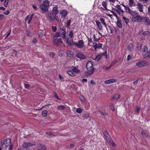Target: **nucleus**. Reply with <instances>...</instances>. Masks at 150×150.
I'll list each match as a JSON object with an SVG mask.
<instances>
[{"instance_id": "1", "label": "nucleus", "mask_w": 150, "mask_h": 150, "mask_svg": "<svg viewBox=\"0 0 150 150\" xmlns=\"http://www.w3.org/2000/svg\"><path fill=\"white\" fill-rule=\"evenodd\" d=\"M46 17L50 22L55 21L59 22V18L58 16L52 13H47L46 14Z\"/></svg>"}, {"instance_id": "2", "label": "nucleus", "mask_w": 150, "mask_h": 150, "mask_svg": "<svg viewBox=\"0 0 150 150\" xmlns=\"http://www.w3.org/2000/svg\"><path fill=\"white\" fill-rule=\"evenodd\" d=\"M73 44L77 48L82 49L86 47L84 42L82 40H79L77 42H74Z\"/></svg>"}, {"instance_id": "3", "label": "nucleus", "mask_w": 150, "mask_h": 150, "mask_svg": "<svg viewBox=\"0 0 150 150\" xmlns=\"http://www.w3.org/2000/svg\"><path fill=\"white\" fill-rule=\"evenodd\" d=\"M34 145L33 143L24 142L22 146V150H30V147L34 146Z\"/></svg>"}, {"instance_id": "4", "label": "nucleus", "mask_w": 150, "mask_h": 150, "mask_svg": "<svg viewBox=\"0 0 150 150\" xmlns=\"http://www.w3.org/2000/svg\"><path fill=\"white\" fill-rule=\"evenodd\" d=\"M11 142V140L7 138L5 139L1 142L2 147L4 149H6L8 146L9 145Z\"/></svg>"}, {"instance_id": "5", "label": "nucleus", "mask_w": 150, "mask_h": 150, "mask_svg": "<svg viewBox=\"0 0 150 150\" xmlns=\"http://www.w3.org/2000/svg\"><path fill=\"white\" fill-rule=\"evenodd\" d=\"M33 144H35L34 146H35L38 150H45L47 149L46 146L41 144L34 143Z\"/></svg>"}, {"instance_id": "6", "label": "nucleus", "mask_w": 150, "mask_h": 150, "mask_svg": "<svg viewBox=\"0 0 150 150\" xmlns=\"http://www.w3.org/2000/svg\"><path fill=\"white\" fill-rule=\"evenodd\" d=\"M136 65L139 67H142L147 66L149 64V62L146 61H141L136 63Z\"/></svg>"}, {"instance_id": "7", "label": "nucleus", "mask_w": 150, "mask_h": 150, "mask_svg": "<svg viewBox=\"0 0 150 150\" xmlns=\"http://www.w3.org/2000/svg\"><path fill=\"white\" fill-rule=\"evenodd\" d=\"M53 41L54 44L57 46H60L63 44L62 39L61 38H53Z\"/></svg>"}, {"instance_id": "8", "label": "nucleus", "mask_w": 150, "mask_h": 150, "mask_svg": "<svg viewBox=\"0 0 150 150\" xmlns=\"http://www.w3.org/2000/svg\"><path fill=\"white\" fill-rule=\"evenodd\" d=\"M146 25H150V20L148 17L146 16H143L142 21Z\"/></svg>"}, {"instance_id": "9", "label": "nucleus", "mask_w": 150, "mask_h": 150, "mask_svg": "<svg viewBox=\"0 0 150 150\" xmlns=\"http://www.w3.org/2000/svg\"><path fill=\"white\" fill-rule=\"evenodd\" d=\"M59 32L60 33L61 35H63L62 38L64 40H66V33L65 30L62 28H60L59 29Z\"/></svg>"}, {"instance_id": "10", "label": "nucleus", "mask_w": 150, "mask_h": 150, "mask_svg": "<svg viewBox=\"0 0 150 150\" xmlns=\"http://www.w3.org/2000/svg\"><path fill=\"white\" fill-rule=\"evenodd\" d=\"M103 55H104L105 57V58H107V54L106 52L104 53H100V54L97 55L96 58V60L97 61H98L102 58Z\"/></svg>"}, {"instance_id": "11", "label": "nucleus", "mask_w": 150, "mask_h": 150, "mask_svg": "<svg viewBox=\"0 0 150 150\" xmlns=\"http://www.w3.org/2000/svg\"><path fill=\"white\" fill-rule=\"evenodd\" d=\"M143 17L139 15L136 16L133 18L134 21L138 22H140L142 21Z\"/></svg>"}, {"instance_id": "12", "label": "nucleus", "mask_w": 150, "mask_h": 150, "mask_svg": "<svg viewBox=\"0 0 150 150\" xmlns=\"http://www.w3.org/2000/svg\"><path fill=\"white\" fill-rule=\"evenodd\" d=\"M117 81V80L116 79H110L108 80L105 81L104 82L105 84H110L112 83H113L116 82Z\"/></svg>"}, {"instance_id": "13", "label": "nucleus", "mask_w": 150, "mask_h": 150, "mask_svg": "<svg viewBox=\"0 0 150 150\" xmlns=\"http://www.w3.org/2000/svg\"><path fill=\"white\" fill-rule=\"evenodd\" d=\"M67 11L65 10H62L60 12V14L63 18H65L67 14Z\"/></svg>"}, {"instance_id": "14", "label": "nucleus", "mask_w": 150, "mask_h": 150, "mask_svg": "<svg viewBox=\"0 0 150 150\" xmlns=\"http://www.w3.org/2000/svg\"><path fill=\"white\" fill-rule=\"evenodd\" d=\"M103 135L105 139L107 141H109L111 138L110 136L108 134V132L106 131H104L103 132Z\"/></svg>"}, {"instance_id": "15", "label": "nucleus", "mask_w": 150, "mask_h": 150, "mask_svg": "<svg viewBox=\"0 0 150 150\" xmlns=\"http://www.w3.org/2000/svg\"><path fill=\"white\" fill-rule=\"evenodd\" d=\"M52 13L56 15L58 13L59 11L58 9V6L57 5H56L53 7L52 10Z\"/></svg>"}, {"instance_id": "16", "label": "nucleus", "mask_w": 150, "mask_h": 150, "mask_svg": "<svg viewBox=\"0 0 150 150\" xmlns=\"http://www.w3.org/2000/svg\"><path fill=\"white\" fill-rule=\"evenodd\" d=\"M76 56L77 57L82 59H84L86 58V57L81 52H79L77 53L76 55Z\"/></svg>"}, {"instance_id": "17", "label": "nucleus", "mask_w": 150, "mask_h": 150, "mask_svg": "<svg viewBox=\"0 0 150 150\" xmlns=\"http://www.w3.org/2000/svg\"><path fill=\"white\" fill-rule=\"evenodd\" d=\"M40 8L43 12H47L48 10L47 6L44 4H41L40 6Z\"/></svg>"}, {"instance_id": "18", "label": "nucleus", "mask_w": 150, "mask_h": 150, "mask_svg": "<svg viewBox=\"0 0 150 150\" xmlns=\"http://www.w3.org/2000/svg\"><path fill=\"white\" fill-rule=\"evenodd\" d=\"M87 69V71L86 72V73L88 75L92 74L94 71V70L93 67H91V68H88Z\"/></svg>"}, {"instance_id": "19", "label": "nucleus", "mask_w": 150, "mask_h": 150, "mask_svg": "<svg viewBox=\"0 0 150 150\" xmlns=\"http://www.w3.org/2000/svg\"><path fill=\"white\" fill-rule=\"evenodd\" d=\"M77 29H76V31H74V30L71 29V30L69 31L68 34L69 37L73 38L74 33L77 31Z\"/></svg>"}, {"instance_id": "20", "label": "nucleus", "mask_w": 150, "mask_h": 150, "mask_svg": "<svg viewBox=\"0 0 150 150\" xmlns=\"http://www.w3.org/2000/svg\"><path fill=\"white\" fill-rule=\"evenodd\" d=\"M96 23L98 30H103L102 26L100 21H99L97 20L96 21Z\"/></svg>"}, {"instance_id": "21", "label": "nucleus", "mask_w": 150, "mask_h": 150, "mask_svg": "<svg viewBox=\"0 0 150 150\" xmlns=\"http://www.w3.org/2000/svg\"><path fill=\"white\" fill-rule=\"evenodd\" d=\"M137 8L139 9V12H143V5L141 4L140 3H138L137 4Z\"/></svg>"}, {"instance_id": "22", "label": "nucleus", "mask_w": 150, "mask_h": 150, "mask_svg": "<svg viewBox=\"0 0 150 150\" xmlns=\"http://www.w3.org/2000/svg\"><path fill=\"white\" fill-rule=\"evenodd\" d=\"M73 38L70 37L67 38L66 40V43L69 45H71L73 43Z\"/></svg>"}, {"instance_id": "23", "label": "nucleus", "mask_w": 150, "mask_h": 150, "mask_svg": "<svg viewBox=\"0 0 150 150\" xmlns=\"http://www.w3.org/2000/svg\"><path fill=\"white\" fill-rule=\"evenodd\" d=\"M120 96L119 94H117L114 95L112 98L111 100L113 101H115L119 98Z\"/></svg>"}, {"instance_id": "24", "label": "nucleus", "mask_w": 150, "mask_h": 150, "mask_svg": "<svg viewBox=\"0 0 150 150\" xmlns=\"http://www.w3.org/2000/svg\"><path fill=\"white\" fill-rule=\"evenodd\" d=\"M72 70L74 72L76 73H79L80 71V70L75 66L72 67Z\"/></svg>"}, {"instance_id": "25", "label": "nucleus", "mask_w": 150, "mask_h": 150, "mask_svg": "<svg viewBox=\"0 0 150 150\" xmlns=\"http://www.w3.org/2000/svg\"><path fill=\"white\" fill-rule=\"evenodd\" d=\"M65 107L62 105H60L57 107V109L60 110H64Z\"/></svg>"}, {"instance_id": "26", "label": "nucleus", "mask_w": 150, "mask_h": 150, "mask_svg": "<svg viewBox=\"0 0 150 150\" xmlns=\"http://www.w3.org/2000/svg\"><path fill=\"white\" fill-rule=\"evenodd\" d=\"M129 5L130 7L135 6V3L134 2V0H129Z\"/></svg>"}, {"instance_id": "27", "label": "nucleus", "mask_w": 150, "mask_h": 150, "mask_svg": "<svg viewBox=\"0 0 150 150\" xmlns=\"http://www.w3.org/2000/svg\"><path fill=\"white\" fill-rule=\"evenodd\" d=\"M144 58L146 59L150 58V51H149L146 53L144 56Z\"/></svg>"}, {"instance_id": "28", "label": "nucleus", "mask_w": 150, "mask_h": 150, "mask_svg": "<svg viewBox=\"0 0 150 150\" xmlns=\"http://www.w3.org/2000/svg\"><path fill=\"white\" fill-rule=\"evenodd\" d=\"M86 68H91L93 67L92 63L91 61H88L86 65Z\"/></svg>"}, {"instance_id": "29", "label": "nucleus", "mask_w": 150, "mask_h": 150, "mask_svg": "<svg viewBox=\"0 0 150 150\" xmlns=\"http://www.w3.org/2000/svg\"><path fill=\"white\" fill-rule=\"evenodd\" d=\"M108 142L110 143V145L113 147H115L116 145L113 142V141L110 139L109 141H107Z\"/></svg>"}, {"instance_id": "30", "label": "nucleus", "mask_w": 150, "mask_h": 150, "mask_svg": "<svg viewBox=\"0 0 150 150\" xmlns=\"http://www.w3.org/2000/svg\"><path fill=\"white\" fill-rule=\"evenodd\" d=\"M61 36L60 33L59 32H56L53 36V38H57V37H59Z\"/></svg>"}, {"instance_id": "31", "label": "nucleus", "mask_w": 150, "mask_h": 150, "mask_svg": "<svg viewBox=\"0 0 150 150\" xmlns=\"http://www.w3.org/2000/svg\"><path fill=\"white\" fill-rule=\"evenodd\" d=\"M67 56L70 57L73 56L74 55L73 52L70 51H67Z\"/></svg>"}, {"instance_id": "32", "label": "nucleus", "mask_w": 150, "mask_h": 150, "mask_svg": "<svg viewBox=\"0 0 150 150\" xmlns=\"http://www.w3.org/2000/svg\"><path fill=\"white\" fill-rule=\"evenodd\" d=\"M102 5L105 9L108 10L107 8V1H103L102 3Z\"/></svg>"}, {"instance_id": "33", "label": "nucleus", "mask_w": 150, "mask_h": 150, "mask_svg": "<svg viewBox=\"0 0 150 150\" xmlns=\"http://www.w3.org/2000/svg\"><path fill=\"white\" fill-rule=\"evenodd\" d=\"M127 48L128 50H129V51H132L133 49V45L131 44H129Z\"/></svg>"}, {"instance_id": "34", "label": "nucleus", "mask_w": 150, "mask_h": 150, "mask_svg": "<svg viewBox=\"0 0 150 150\" xmlns=\"http://www.w3.org/2000/svg\"><path fill=\"white\" fill-rule=\"evenodd\" d=\"M34 15V14L33 13L31 15H28V16H29V19L28 20V23L29 24L30 23V22L31 21V20L32 19L33 17V16Z\"/></svg>"}, {"instance_id": "35", "label": "nucleus", "mask_w": 150, "mask_h": 150, "mask_svg": "<svg viewBox=\"0 0 150 150\" xmlns=\"http://www.w3.org/2000/svg\"><path fill=\"white\" fill-rule=\"evenodd\" d=\"M71 23V20H69L67 21V23L65 24L66 27L67 28H69Z\"/></svg>"}, {"instance_id": "36", "label": "nucleus", "mask_w": 150, "mask_h": 150, "mask_svg": "<svg viewBox=\"0 0 150 150\" xmlns=\"http://www.w3.org/2000/svg\"><path fill=\"white\" fill-rule=\"evenodd\" d=\"M93 37L94 38L93 40L95 41L98 42L99 41V40H100V38L99 37L97 38H96V36H95V34L93 35Z\"/></svg>"}, {"instance_id": "37", "label": "nucleus", "mask_w": 150, "mask_h": 150, "mask_svg": "<svg viewBox=\"0 0 150 150\" xmlns=\"http://www.w3.org/2000/svg\"><path fill=\"white\" fill-rule=\"evenodd\" d=\"M117 25L118 27L120 28H121L122 27V24L120 21L118 20L117 22Z\"/></svg>"}, {"instance_id": "38", "label": "nucleus", "mask_w": 150, "mask_h": 150, "mask_svg": "<svg viewBox=\"0 0 150 150\" xmlns=\"http://www.w3.org/2000/svg\"><path fill=\"white\" fill-rule=\"evenodd\" d=\"M122 19L125 23L127 24L129 22V20L128 19L124 16L122 17Z\"/></svg>"}, {"instance_id": "39", "label": "nucleus", "mask_w": 150, "mask_h": 150, "mask_svg": "<svg viewBox=\"0 0 150 150\" xmlns=\"http://www.w3.org/2000/svg\"><path fill=\"white\" fill-rule=\"evenodd\" d=\"M45 4L47 6H49L50 5L49 1L48 0H45L43 1V4Z\"/></svg>"}, {"instance_id": "40", "label": "nucleus", "mask_w": 150, "mask_h": 150, "mask_svg": "<svg viewBox=\"0 0 150 150\" xmlns=\"http://www.w3.org/2000/svg\"><path fill=\"white\" fill-rule=\"evenodd\" d=\"M83 117L85 118L86 119L90 117V114L88 113L87 114H83L82 115Z\"/></svg>"}, {"instance_id": "41", "label": "nucleus", "mask_w": 150, "mask_h": 150, "mask_svg": "<svg viewBox=\"0 0 150 150\" xmlns=\"http://www.w3.org/2000/svg\"><path fill=\"white\" fill-rule=\"evenodd\" d=\"M100 21H101L102 24L104 25L106 27L107 25L106 24L105 22L104 19L103 18H101L100 19Z\"/></svg>"}, {"instance_id": "42", "label": "nucleus", "mask_w": 150, "mask_h": 150, "mask_svg": "<svg viewBox=\"0 0 150 150\" xmlns=\"http://www.w3.org/2000/svg\"><path fill=\"white\" fill-rule=\"evenodd\" d=\"M82 112V110L81 108H78L76 109V112L78 113H81Z\"/></svg>"}, {"instance_id": "43", "label": "nucleus", "mask_w": 150, "mask_h": 150, "mask_svg": "<svg viewBox=\"0 0 150 150\" xmlns=\"http://www.w3.org/2000/svg\"><path fill=\"white\" fill-rule=\"evenodd\" d=\"M147 50L148 48L147 47L146 45L144 46L143 49V52L145 53L146 51H147Z\"/></svg>"}, {"instance_id": "44", "label": "nucleus", "mask_w": 150, "mask_h": 150, "mask_svg": "<svg viewBox=\"0 0 150 150\" xmlns=\"http://www.w3.org/2000/svg\"><path fill=\"white\" fill-rule=\"evenodd\" d=\"M67 72L68 74L71 76H74V74L71 71H68Z\"/></svg>"}, {"instance_id": "45", "label": "nucleus", "mask_w": 150, "mask_h": 150, "mask_svg": "<svg viewBox=\"0 0 150 150\" xmlns=\"http://www.w3.org/2000/svg\"><path fill=\"white\" fill-rule=\"evenodd\" d=\"M116 8L118 10L120 11V12H123V10L121 9L120 6V5H117L115 6Z\"/></svg>"}, {"instance_id": "46", "label": "nucleus", "mask_w": 150, "mask_h": 150, "mask_svg": "<svg viewBox=\"0 0 150 150\" xmlns=\"http://www.w3.org/2000/svg\"><path fill=\"white\" fill-rule=\"evenodd\" d=\"M47 112L46 110H44L42 112V115L44 117H45L47 115Z\"/></svg>"}, {"instance_id": "47", "label": "nucleus", "mask_w": 150, "mask_h": 150, "mask_svg": "<svg viewBox=\"0 0 150 150\" xmlns=\"http://www.w3.org/2000/svg\"><path fill=\"white\" fill-rule=\"evenodd\" d=\"M8 1L9 0H5L4 2V6L5 7H7V6Z\"/></svg>"}, {"instance_id": "48", "label": "nucleus", "mask_w": 150, "mask_h": 150, "mask_svg": "<svg viewBox=\"0 0 150 150\" xmlns=\"http://www.w3.org/2000/svg\"><path fill=\"white\" fill-rule=\"evenodd\" d=\"M127 12L131 15H132L134 13V11H133L131 10L130 8L128 9V10Z\"/></svg>"}, {"instance_id": "49", "label": "nucleus", "mask_w": 150, "mask_h": 150, "mask_svg": "<svg viewBox=\"0 0 150 150\" xmlns=\"http://www.w3.org/2000/svg\"><path fill=\"white\" fill-rule=\"evenodd\" d=\"M110 108L111 109V110L113 111H115V108L113 105L112 104H110Z\"/></svg>"}, {"instance_id": "50", "label": "nucleus", "mask_w": 150, "mask_h": 150, "mask_svg": "<svg viewBox=\"0 0 150 150\" xmlns=\"http://www.w3.org/2000/svg\"><path fill=\"white\" fill-rule=\"evenodd\" d=\"M57 28L56 26H52V29L54 32H55L57 30Z\"/></svg>"}, {"instance_id": "51", "label": "nucleus", "mask_w": 150, "mask_h": 150, "mask_svg": "<svg viewBox=\"0 0 150 150\" xmlns=\"http://www.w3.org/2000/svg\"><path fill=\"white\" fill-rule=\"evenodd\" d=\"M142 45L141 44H139L137 46V48L138 50H140L142 48Z\"/></svg>"}, {"instance_id": "52", "label": "nucleus", "mask_w": 150, "mask_h": 150, "mask_svg": "<svg viewBox=\"0 0 150 150\" xmlns=\"http://www.w3.org/2000/svg\"><path fill=\"white\" fill-rule=\"evenodd\" d=\"M17 54V52L15 50H13L12 52V55L15 57L16 56Z\"/></svg>"}, {"instance_id": "53", "label": "nucleus", "mask_w": 150, "mask_h": 150, "mask_svg": "<svg viewBox=\"0 0 150 150\" xmlns=\"http://www.w3.org/2000/svg\"><path fill=\"white\" fill-rule=\"evenodd\" d=\"M99 112L101 114V115L102 116H105L106 115V113L105 112H103L101 110L99 111Z\"/></svg>"}, {"instance_id": "54", "label": "nucleus", "mask_w": 150, "mask_h": 150, "mask_svg": "<svg viewBox=\"0 0 150 150\" xmlns=\"http://www.w3.org/2000/svg\"><path fill=\"white\" fill-rule=\"evenodd\" d=\"M141 134L142 136L144 137H146L147 135L146 133L143 131L142 132Z\"/></svg>"}, {"instance_id": "55", "label": "nucleus", "mask_w": 150, "mask_h": 150, "mask_svg": "<svg viewBox=\"0 0 150 150\" xmlns=\"http://www.w3.org/2000/svg\"><path fill=\"white\" fill-rule=\"evenodd\" d=\"M54 55L55 54L53 52H51L49 54L50 56L51 57H52L53 59L54 58Z\"/></svg>"}, {"instance_id": "56", "label": "nucleus", "mask_w": 150, "mask_h": 150, "mask_svg": "<svg viewBox=\"0 0 150 150\" xmlns=\"http://www.w3.org/2000/svg\"><path fill=\"white\" fill-rule=\"evenodd\" d=\"M93 46L95 48V50L97 48V45L95 42H93Z\"/></svg>"}, {"instance_id": "57", "label": "nucleus", "mask_w": 150, "mask_h": 150, "mask_svg": "<svg viewBox=\"0 0 150 150\" xmlns=\"http://www.w3.org/2000/svg\"><path fill=\"white\" fill-rule=\"evenodd\" d=\"M140 110V108L138 106H137L136 108V109H135V111L136 112L139 113V112Z\"/></svg>"}, {"instance_id": "58", "label": "nucleus", "mask_w": 150, "mask_h": 150, "mask_svg": "<svg viewBox=\"0 0 150 150\" xmlns=\"http://www.w3.org/2000/svg\"><path fill=\"white\" fill-rule=\"evenodd\" d=\"M39 36L40 37H42L43 35H45V33L44 34L41 32H39L38 33Z\"/></svg>"}, {"instance_id": "59", "label": "nucleus", "mask_w": 150, "mask_h": 150, "mask_svg": "<svg viewBox=\"0 0 150 150\" xmlns=\"http://www.w3.org/2000/svg\"><path fill=\"white\" fill-rule=\"evenodd\" d=\"M149 34V32L148 31H145L143 32V34L144 35H146Z\"/></svg>"}, {"instance_id": "60", "label": "nucleus", "mask_w": 150, "mask_h": 150, "mask_svg": "<svg viewBox=\"0 0 150 150\" xmlns=\"http://www.w3.org/2000/svg\"><path fill=\"white\" fill-rule=\"evenodd\" d=\"M132 56L129 54L127 55V60L128 61H129L130 60L132 59Z\"/></svg>"}, {"instance_id": "61", "label": "nucleus", "mask_w": 150, "mask_h": 150, "mask_svg": "<svg viewBox=\"0 0 150 150\" xmlns=\"http://www.w3.org/2000/svg\"><path fill=\"white\" fill-rule=\"evenodd\" d=\"M33 7L35 10L36 11L38 9V8L35 4H33Z\"/></svg>"}, {"instance_id": "62", "label": "nucleus", "mask_w": 150, "mask_h": 150, "mask_svg": "<svg viewBox=\"0 0 150 150\" xmlns=\"http://www.w3.org/2000/svg\"><path fill=\"white\" fill-rule=\"evenodd\" d=\"M46 133L47 134L49 135H52L53 136H55V134H53L52 133L50 132H46Z\"/></svg>"}, {"instance_id": "63", "label": "nucleus", "mask_w": 150, "mask_h": 150, "mask_svg": "<svg viewBox=\"0 0 150 150\" xmlns=\"http://www.w3.org/2000/svg\"><path fill=\"white\" fill-rule=\"evenodd\" d=\"M59 56L60 57H62V56L63 54V52L62 51H59Z\"/></svg>"}, {"instance_id": "64", "label": "nucleus", "mask_w": 150, "mask_h": 150, "mask_svg": "<svg viewBox=\"0 0 150 150\" xmlns=\"http://www.w3.org/2000/svg\"><path fill=\"white\" fill-rule=\"evenodd\" d=\"M4 13L6 15H8L9 13V11L8 10H7L6 11L4 12Z\"/></svg>"}]
</instances>
